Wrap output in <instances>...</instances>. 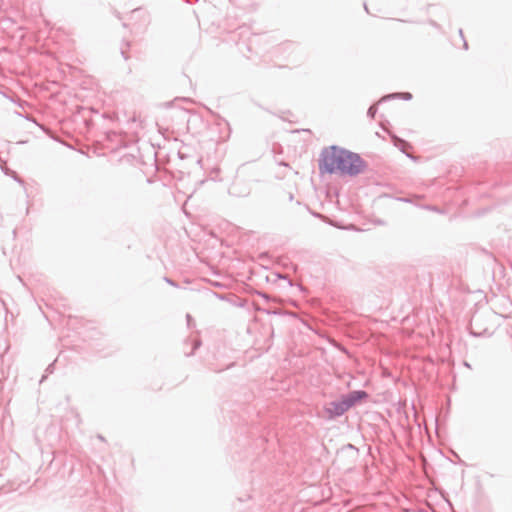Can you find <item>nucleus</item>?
I'll use <instances>...</instances> for the list:
<instances>
[{
    "label": "nucleus",
    "mask_w": 512,
    "mask_h": 512,
    "mask_svg": "<svg viewBox=\"0 0 512 512\" xmlns=\"http://www.w3.org/2000/svg\"><path fill=\"white\" fill-rule=\"evenodd\" d=\"M367 398V393L364 391H353L350 394L343 396L337 401L328 403L324 407V414L327 418L332 419L334 417L344 414L357 402Z\"/></svg>",
    "instance_id": "nucleus-2"
},
{
    "label": "nucleus",
    "mask_w": 512,
    "mask_h": 512,
    "mask_svg": "<svg viewBox=\"0 0 512 512\" xmlns=\"http://www.w3.org/2000/svg\"><path fill=\"white\" fill-rule=\"evenodd\" d=\"M365 169L366 163L357 153L337 146L325 148L319 160L321 173L357 175Z\"/></svg>",
    "instance_id": "nucleus-1"
}]
</instances>
